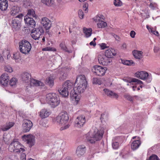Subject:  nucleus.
<instances>
[{
	"mask_svg": "<svg viewBox=\"0 0 160 160\" xmlns=\"http://www.w3.org/2000/svg\"><path fill=\"white\" fill-rule=\"evenodd\" d=\"M100 46L101 48V49H104L105 48H107V47L106 46V44L104 43H102L100 44Z\"/></svg>",
	"mask_w": 160,
	"mask_h": 160,
	"instance_id": "nucleus-52",
	"label": "nucleus"
},
{
	"mask_svg": "<svg viewBox=\"0 0 160 160\" xmlns=\"http://www.w3.org/2000/svg\"><path fill=\"white\" fill-rule=\"evenodd\" d=\"M19 50L22 53L28 54L31 49V44L28 41L23 40L19 43Z\"/></svg>",
	"mask_w": 160,
	"mask_h": 160,
	"instance_id": "nucleus-7",
	"label": "nucleus"
},
{
	"mask_svg": "<svg viewBox=\"0 0 160 160\" xmlns=\"http://www.w3.org/2000/svg\"><path fill=\"white\" fill-rule=\"evenodd\" d=\"M90 45H92L93 46H95L96 45V43L95 42H94V41H92L90 42Z\"/></svg>",
	"mask_w": 160,
	"mask_h": 160,
	"instance_id": "nucleus-57",
	"label": "nucleus"
},
{
	"mask_svg": "<svg viewBox=\"0 0 160 160\" xmlns=\"http://www.w3.org/2000/svg\"><path fill=\"white\" fill-rule=\"evenodd\" d=\"M78 14L80 18L82 19L83 18L84 14L82 11L81 10H79L78 11Z\"/></svg>",
	"mask_w": 160,
	"mask_h": 160,
	"instance_id": "nucleus-49",
	"label": "nucleus"
},
{
	"mask_svg": "<svg viewBox=\"0 0 160 160\" xmlns=\"http://www.w3.org/2000/svg\"><path fill=\"white\" fill-rule=\"evenodd\" d=\"M64 160H72L70 158L67 157Z\"/></svg>",
	"mask_w": 160,
	"mask_h": 160,
	"instance_id": "nucleus-63",
	"label": "nucleus"
},
{
	"mask_svg": "<svg viewBox=\"0 0 160 160\" xmlns=\"http://www.w3.org/2000/svg\"><path fill=\"white\" fill-rule=\"evenodd\" d=\"M137 87H138L137 88V90H140V89L139 87H140V85H138Z\"/></svg>",
	"mask_w": 160,
	"mask_h": 160,
	"instance_id": "nucleus-64",
	"label": "nucleus"
},
{
	"mask_svg": "<svg viewBox=\"0 0 160 160\" xmlns=\"http://www.w3.org/2000/svg\"><path fill=\"white\" fill-rule=\"evenodd\" d=\"M48 84L51 87H52L54 85L53 79L52 78H49L47 79L46 81Z\"/></svg>",
	"mask_w": 160,
	"mask_h": 160,
	"instance_id": "nucleus-39",
	"label": "nucleus"
},
{
	"mask_svg": "<svg viewBox=\"0 0 160 160\" xmlns=\"http://www.w3.org/2000/svg\"><path fill=\"white\" fill-rule=\"evenodd\" d=\"M41 1L43 4L48 6H52L54 3L53 0H41Z\"/></svg>",
	"mask_w": 160,
	"mask_h": 160,
	"instance_id": "nucleus-35",
	"label": "nucleus"
},
{
	"mask_svg": "<svg viewBox=\"0 0 160 160\" xmlns=\"http://www.w3.org/2000/svg\"><path fill=\"white\" fill-rule=\"evenodd\" d=\"M73 83L69 80L66 81L62 85L58 91L63 97H66L69 94V91L73 88Z\"/></svg>",
	"mask_w": 160,
	"mask_h": 160,
	"instance_id": "nucleus-4",
	"label": "nucleus"
},
{
	"mask_svg": "<svg viewBox=\"0 0 160 160\" xmlns=\"http://www.w3.org/2000/svg\"><path fill=\"white\" fill-rule=\"evenodd\" d=\"M158 49L156 47H155L154 48V51L155 52H156L158 51Z\"/></svg>",
	"mask_w": 160,
	"mask_h": 160,
	"instance_id": "nucleus-62",
	"label": "nucleus"
},
{
	"mask_svg": "<svg viewBox=\"0 0 160 160\" xmlns=\"http://www.w3.org/2000/svg\"><path fill=\"white\" fill-rule=\"evenodd\" d=\"M130 36L132 38H134L136 34V33L134 31L132 30L130 32Z\"/></svg>",
	"mask_w": 160,
	"mask_h": 160,
	"instance_id": "nucleus-53",
	"label": "nucleus"
},
{
	"mask_svg": "<svg viewBox=\"0 0 160 160\" xmlns=\"http://www.w3.org/2000/svg\"><path fill=\"white\" fill-rule=\"evenodd\" d=\"M9 79V76L7 74H3L0 77V83L4 86H6L8 84Z\"/></svg>",
	"mask_w": 160,
	"mask_h": 160,
	"instance_id": "nucleus-18",
	"label": "nucleus"
},
{
	"mask_svg": "<svg viewBox=\"0 0 160 160\" xmlns=\"http://www.w3.org/2000/svg\"><path fill=\"white\" fill-rule=\"evenodd\" d=\"M24 20L26 24L28 26H30L33 27L35 25L36 23L32 18L29 17L28 16H26L24 17Z\"/></svg>",
	"mask_w": 160,
	"mask_h": 160,
	"instance_id": "nucleus-20",
	"label": "nucleus"
},
{
	"mask_svg": "<svg viewBox=\"0 0 160 160\" xmlns=\"http://www.w3.org/2000/svg\"><path fill=\"white\" fill-rule=\"evenodd\" d=\"M86 148L84 145L78 146L76 149V153L78 157H81L84 155L85 152Z\"/></svg>",
	"mask_w": 160,
	"mask_h": 160,
	"instance_id": "nucleus-19",
	"label": "nucleus"
},
{
	"mask_svg": "<svg viewBox=\"0 0 160 160\" xmlns=\"http://www.w3.org/2000/svg\"><path fill=\"white\" fill-rule=\"evenodd\" d=\"M97 27L98 28H104L107 26V23L102 20L98 21Z\"/></svg>",
	"mask_w": 160,
	"mask_h": 160,
	"instance_id": "nucleus-34",
	"label": "nucleus"
},
{
	"mask_svg": "<svg viewBox=\"0 0 160 160\" xmlns=\"http://www.w3.org/2000/svg\"><path fill=\"white\" fill-rule=\"evenodd\" d=\"M23 15L20 14L17 16L11 21V26L12 28L15 30H18L20 28L21 22V21Z\"/></svg>",
	"mask_w": 160,
	"mask_h": 160,
	"instance_id": "nucleus-9",
	"label": "nucleus"
},
{
	"mask_svg": "<svg viewBox=\"0 0 160 160\" xmlns=\"http://www.w3.org/2000/svg\"><path fill=\"white\" fill-rule=\"evenodd\" d=\"M150 29L151 32H152L153 34L157 36H159V34L157 31H156L153 30L152 28H150Z\"/></svg>",
	"mask_w": 160,
	"mask_h": 160,
	"instance_id": "nucleus-51",
	"label": "nucleus"
},
{
	"mask_svg": "<svg viewBox=\"0 0 160 160\" xmlns=\"http://www.w3.org/2000/svg\"><path fill=\"white\" fill-rule=\"evenodd\" d=\"M14 124V123L12 122L7 124L6 126L2 128V130L4 131L8 130L13 126Z\"/></svg>",
	"mask_w": 160,
	"mask_h": 160,
	"instance_id": "nucleus-37",
	"label": "nucleus"
},
{
	"mask_svg": "<svg viewBox=\"0 0 160 160\" xmlns=\"http://www.w3.org/2000/svg\"><path fill=\"white\" fill-rule=\"evenodd\" d=\"M112 148L114 149H117L119 147V144L117 142H114L112 143Z\"/></svg>",
	"mask_w": 160,
	"mask_h": 160,
	"instance_id": "nucleus-48",
	"label": "nucleus"
},
{
	"mask_svg": "<svg viewBox=\"0 0 160 160\" xmlns=\"http://www.w3.org/2000/svg\"><path fill=\"white\" fill-rule=\"evenodd\" d=\"M98 59L99 63L103 65L111 64L112 62V59L108 57L105 54L99 55L98 57Z\"/></svg>",
	"mask_w": 160,
	"mask_h": 160,
	"instance_id": "nucleus-11",
	"label": "nucleus"
},
{
	"mask_svg": "<svg viewBox=\"0 0 160 160\" xmlns=\"http://www.w3.org/2000/svg\"><path fill=\"white\" fill-rule=\"evenodd\" d=\"M83 30L86 37L88 38L91 36L92 32V29L91 28H84Z\"/></svg>",
	"mask_w": 160,
	"mask_h": 160,
	"instance_id": "nucleus-31",
	"label": "nucleus"
},
{
	"mask_svg": "<svg viewBox=\"0 0 160 160\" xmlns=\"http://www.w3.org/2000/svg\"><path fill=\"white\" fill-rule=\"evenodd\" d=\"M132 53L134 58L137 59H140L142 58L143 52L142 51L134 50Z\"/></svg>",
	"mask_w": 160,
	"mask_h": 160,
	"instance_id": "nucleus-24",
	"label": "nucleus"
},
{
	"mask_svg": "<svg viewBox=\"0 0 160 160\" xmlns=\"http://www.w3.org/2000/svg\"><path fill=\"white\" fill-rule=\"evenodd\" d=\"M116 54V52L114 49L110 48L107 50L105 52V55L109 58L111 59Z\"/></svg>",
	"mask_w": 160,
	"mask_h": 160,
	"instance_id": "nucleus-21",
	"label": "nucleus"
},
{
	"mask_svg": "<svg viewBox=\"0 0 160 160\" xmlns=\"http://www.w3.org/2000/svg\"><path fill=\"white\" fill-rule=\"evenodd\" d=\"M92 83L93 84H98L100 85L101 82L100 80L97 78H93L92 80Z\"/></svg>",
	"mask_w": 160,
	"mask_h": 160,
	"instance_id": "nucleus-47",
	"label": "nucleus"
},
{
	"mask_svg": "<svg viewBox=\"0 0 160 160\" xmlns=\"http://www.w3.org/2000/svg\"><path fill=\"white\" fill-rule=\"evenodd\" d=\"M23 139H25L27 143H28L30 147H32L34 145L35 142L34 137L32 135H24L22 136Z\"/></svg>",
	"mask_w": 160,
	"mask_h": 160,
	"instance_id": "nucleus-15",
	"label": "nucleus"
},
{
	"mask_svg": "<svg viewBox=\"0 0 160 160\" xmlns=\"http://www.w3.org/2000/svg\"><path fill=\"white\" fill-rule=\"evenodd\" d=\"M113 3L117 7H120L122 5V2L120 0H114Z\"/></svg>",
	"mask_w": 160,
	"mask_h": 160,
	"instance_id": "nucleus-41",
	"label": "nucleus"
},
{
	"mask_svg": "<svg viewBox=\"0 0 160 160\" xmlns=\"http://www.w3.org/2000/svg\"><path fill=\"white\" fill-rule=\"evenodd\" d=\"M135 76L140 79L146 80L148 83L151 82L152 79V75L145 71H138L135 73Z\"/></svg>",
	"mask_w": 160,
	"mask_h": 160,
	"instance_id": "nucleus-8",
	"label": "nucleus"
},
{
	"mask_svg": "<svg viewBox=\"0 0 160 160\" xmlns=\"http://www.w3.org/2000/svg\"><path fill=\"white\" fill-rule=\"evenodd\" d=\"M41 23L46 30L49 29L52 24L51 22L46 17H43L41 19Z\"/></svg>",
	"mask_w": 160,
	"mask_h": 160,
	"instance_id": "nucleus-17",
	"label": "nucleus"
},
{
	"mask_svg": "<svg viewBox=\"0 0 160 160\" xmlns=\"http://www.w3.org/2000/svg\"><path fill=\"white\" fill-rule=\"evenodd\" d=\"M26 16H28V17H29L37 18V16L35 13V11L33 9L28 10Z\"/></svg>",
	"mask_w": 160,
	"mask_h": 160,
	"instance_id": "nucleus-32",
	"label": "nucleus"
},
{
	"mask_svg": "<svg viewBox=\"0 0 160 160\" xmlns=\"http://www.w3.org/2000/svg\"><path fill=\"white\" fill-rule=\"evenodd\" d=\"M104 132L103 128L98 130L95 128L94 131H90L86 135V140L90 143H93L102 139Z\"/></svg>",
	"mask_w": 160,
	"mask_h": 160,
	"instance_id": "nucleus-2",
	"label": "nucleus"
},
{
	"mask_svg": "<svg viewBox=\"0 0 160 160\" xmlns=\"http://www.w3.org/2000/svg\"><path fill=\"white\" fill-rule=\"evenodd\" d=\"M124 97L127 100L130 101H132L133 100V98L130 96L128 95H125L124 96Z\"/></svg>",
	"mask_w": 160,
	"mask_h": 160,
	"instance_id": "nucleus-50",
	"label": "nucleus"
},
{
	"mask_svg": "<svg viewBox=\"0 0 160 160\" xmlns=\"http://www.w3.org/2000/svg\"><path fill=\"white\" fill-rule=\"evenodd\" d=\"M106 70V67L96 65L93 67L92 69V71L97 75L102 76L105 74Z\"/></svg>",
	"mask_w": 160,
	"mask_h": 160,
	"instance_id": "nucleus-12",
	"label": "nucleus"
},
{
	"mask_svg": "<svg viewBox=\"0 0 160 160\" xmlns=\"http://www.w3.org/2000/svg\"><path fill=\"white\" fill-rule=\"evenodd\" d=\"M56 49L50 47H47L42 49V51H56Z\"/></svg>",
	"mask_w": 160,
	"mask_h": 160,
	"instance_id": "nucleus-43",
	"label": "nucleus"
},
{
	"mask_svg": "<svg viewBox=\"0 0 160 160\" xmlns=\"http://www.w3.org/2000/svg\"><path fill=\"white\" fill-rule=\"evenodd\" d=\"M4 61V58L2 56L0 57V62H2Z\"/></svg>",
	"mask_w": 160,
	"mask_h": 160,
	"instance_id": "nucleus-60",
	"label": "nucleus"
},
{
	"mask_svg": "<svg viewBox=\"0 0 160 160\" xmlns=\"http://www.w3.org/2000/svg\"><path fill=\"white\" fill-rule=\"evenodd\" d=\"M19 11L20 8L18 6H12L11 9V14L12 16H14L18 13Z\"/></svg>",
	"mask_w": 160,
	"mask_h": 160,
	"instance_id": "nucleus-27",
	"label": "nucleus"
},
{
	"mask_svg": "<svg viewBox=\"0 0 160 160\" xmlns=\"http://www.w3.org/2000/svg\"><path fill=\"white\" fill-rule=\"evenodd\" d=\"M88 4L87 3L85 4L83 6V9L85 12H87V9H88Z\"/></svg>",
	"mask_w": 160,
	"mask_h": 160,
	"instance_id": "nucleus-54",
	"label": "nucleus"
},
{
	"mask_svg": "<svg viewBox=\"0 0 160 160\" xmlns=\"http://www.w3.org/2000/svg\"><path fill=\"white\" fill-rule=\"evenodd\" d=\"M86 122L85 116L81 115L78 116L75 121L74 126L78 128H81L83 126Z\"/></svg>",
	"mask_w": 160,
	"mask_h": 160,
	"instance_id": "nucleus-13",
	"label": "nucleus"
},
{
	"mask_svg": "<svg viewBox=\"0 0 160 160\" xmlns=\"http://www.w3.org/2000/svg\"><path fill=\"white\" fill-rule=\"evenodd\" d=\"M44 33V31L42 27H39L33 28L31 32V35L32 38L35 40H38L42 37Z\"/></svg>",
	"mask_w": 160,
	"mask_h": 160,
	"instance_id": "nucleus-10",
	"label": "nucleus"
},
{
	"mask_svg": "<svg viewBox=\"0 0 160 160\" xmlns=\"http://www.w3.org/2000/svg\"><path fill=\"white\" fill-rule=\"evenodd\" d=\"M87 81L84 75L78 76L74 84V90L70 93V96L72 100H75L76 104H77L80 100V96L75 91L79 93H83L86 90L87 86Z\"/></svg>",
	"mask_w": 160,
	"mask_h": 160,
	"instance_id": "nucleus-1",
	"label": "nucleus"
},
{
	"mask_svg": "<svg viewBox=\"0 0 160 160\" xmlns=\"http://www.w3.org/2000/svg\"><path fill=\"white\" fill-rule=\"evenodd\" d=\"M140 145V142L139 140H134L131 144V148L133 150H135L138 148Z\"/></svg>",
	"mask_w": 160,
	"mask_h": 160,
	"instance_id": "nucleus-29",
	"label": "nucleus"
},
{
	"mask_svg": "<svg viewBox=\"0 0 160 160\" xmlns=\"http://www.w3.org/2000/svg\"><path fill=\"white\" fill-rule=\"evenodd\" d=\"M60 47L62 50H64L66 52H68L69 53H72V50H69L68 49V48L65 45V43L64 42H62L60 44Z\"/></svg>",
	"mask_w": 160,
	"mask_h": 160,
	"instance_id": "nucleus-33",
	"label": "nucleus"
},
{
	"mask_svg": "<svg viewBox=\"0 0 160 160\" xmlns=\"http://www.w3.org/2000/svg\"><path fill=\"white\" fill-rule=\"evenodd\" d=\"M104 17L102 15H99L97 16L96 17L93 18V20L96 22H98V21L101 20V19H103Z\"/></svg>",
	"mask_w": 160,
	"mask_h": 160,
	"instance_id": "nucleus-40",
	"label": "nucleus"
},
{
	"mask_svg": "<svg viewBox=\"0 0 160 160\" xmlns=\"http://www.w3.org/2000/svg\"><path fill=\"white\" fill-rule=\"evenodd\" d=\"M22 80L26 83L30 82L31 79L30 74L28 72H24L22 75Z\"/></svg>",
	"mask_w": 160,
	"mask_h": 160,
	"instance_id": "nucleus-22",
	"label": "nucleus"
},
{
	"mask_svg": "<svg viewBox=\"0 0 160 160\" xmlns=\"http://www.w3.org/2000/svg\"><path fill=\"white\" fill-rule=\"evenodd\" d=\"M160 160V159L157 156L152 155L149 157L148 160Z\"/></svg>",
	"mask_w": 160,
	"mask_h": 160,
	"instance_id": "nucleus-44",
	"label": "nucleus"
},
{
	"mask_svg": "<svg viewBox=\"0 0 160 160\" xmlns=\"http://www.w3.org/2000/svg\"><path fill=\"white\" fill-rule=\"evenodd\" d=\"M26 155L24 153H23L22 154L21 157V160H26Z\"/></svg>",
	"mask_w": 160,
	"mask_h": 160,
	"instance_id": "nucleus-55",
	"label": "nucleus"
},
{
	"mask_svg": "<svg viewBox=\"0 0 160 160\" xmlns=\"http://www.w3.org/2000/svg\"><path fill=\"white\" fill-rule=\"evenodd\" d=\"M30 82L31 86H43L44 84L40 81L34 79H31Z\"/></svg>",
	"mask_w": 160,
	"mask_h": 160,
	"instance_id": "nucleus-28",
	"label": "nucleus"
},
{
	"mask_svg": "<svg viewBox=\"0 0 160 160\" xmlns=\"http://www.w3.org/2000/svg\"><path fill=\"white\" fill-rule=\"evenodd\" d=\"M13 58L16 60V62H18L20 60V56L19 52H17L13 54Z\"/></svg>",
	"mask_w": 160,
	"mask_h": 160,
	"instance_id": "nucleus-38",
	"label": "nucleus"
},
{
	"mask_svg": "<svg viewBox=\"0 0 160 160\" xmlns=\"http://www.w3.org/2000/svg\"><path fill=\"white\" fill-rule=\"evenodd\" d=\"M106 94L109 97L112 98H117L118 97V95L117 93L112 92V91L109 90L107 89H103Z\"/></svg>",
	"mask_w": 160,
	"mask_h": 160,
	"instance_id": "nucleus-23",
	"label": "nucleus"
},
{
	"mask_svg": "<svg viewBox=\"0 0 160 160\" xmlns=\"http://www.w3.org/2000/svg\"><path fill=\"white\" fill-rule=\"evenodd\" d=\"M46 101L52 108H54L59 104L58 96L55 93H49L46 96Z\"/></svg>",
	"mask_w": 160,
	"mask_h": 160,
	"instance_id": "nucleus-5",
	"label": "nucleus"
},
{
	"mask_svg": "<svg viewBox=\"0 0 160 160\" xmlns=\"http://www.w3.org/2000/svg\"><path fill=\"white\" fill-rule=\"evenodd\" d=\"M17 79L15 78H12L10 80L9 84L11 86H15L18 83Z\"/></svg>",
	"mask_w": 160,
	"mask_h": 160,
	"instance_id": "nucleus-36",
	"label": "nucleus"
},
{
	"mask_svg": "<svg viewBox=\"0 0 160 160\" xmlns=\"http://www.w3.org/2000/svg\"><path fill=\"white\" fill-rule=\"evenodd\" d=\"M120 62L123 64L128 66L133 65L134 64L132 60H125L122 59H120Z\"/></svg>",
	"mask_w": 160,
	"mask_h": 160,
	"instance_id": "nucleus-30",
	"label": "nucleus"
},
{
	"mask_svg": "<svg viewBox=\"0 0 160 160\" xmlns=\"http://www.w3.org/2000/svg\"><path fill=\"white\" fill-rule=\"evenodd\" d=\"M68 76L67 73H63L62 76L60 77V80L63 81L67 78Z\"/></svg>",
	"mask_w": 160,
	"mask_h": 160,
	"instance_id": "nucleus-45",
	"label": "nucleus"
},
{
	"mask_svg": "<svg viewBox=\"0 0 160 160\" xmlns=\"http://www.w3.org/2000/svg\"><path fill=\"white\" fill-rule=\"evenodd\" d=\"M50 114V112L47 109H44L40 111L39 115L41 118H44L48 117Z\"/></svg>",
	"mask_w": 160,
	"mask_h": 160,
	"instance_id": "nucleus-26",
	"label": "nucleus"
},
{
	"mask_svg": "<svg viewBox=\"0 0 160 160\" xmlns=\"http://www.w3.org/2000/svg\"><path fill=\"white\" fill-rule=\"evenodd\" d=\"M33 126L32 122L28 120H25L22 124L23 131L25 132H29Z\"/></svg>",
	"mask_w": 160,
	"mask_h": 160,
	"instance_id": "nucleus-16",
	"label": "nucleus"
},
{
	"mask_svg": "<svg viewBox=\"0 0 160 160\" xmlns=\"http://www.w3.org/2000/svg\"><path fill=\"white\" fill-rule=\"evenodd\" d=\"M150 7L151 8H152L153 9L154 8V7L153 6V5L152 3H150Z\"/></svg>",
	"mask_w": 160,
	"mask_h": 160,
	"instance_id": "nucleus-61",
	"label": "nucleus"
},
{
	"mask_svg": "<svg viewBox=\"0 0 160 160\" xmlns=\"http://www.w3.org/2000/svg\"><path fill=\"white\" fill-rule=\"evenodd\" d=\"M8 6L7 0H0V9L2 11L6 10Z\"/></svg>",
	"mask_w": 160,
	"mask_h": 160,
	"instance_id": "nucleus-25",
	"label": "nucleus"
},
{
	"mask_svg": "<svg viewBox=\"0 0 160 160\" xmlns=\"http://www.w3.org/2000/svg\"><path fill=\"white\" fill-rule=\"evenodd\" d=\"M69 119L68 115L66 112H62L57 117L56 121L60 125L62 126L61 128V130H64L69 128L70 125L67 124Z\"/></svg>",
	"mask_w": 160,
	"mask_h": 160,
	"instance_id": "nucleus-3",
	"label": "nucleus"
},
{
	"mask_svg": "<svg viewBox=\"0 0 160 160\" xmlns=\"http://www.w3.org/2000/svg\"><path fill=\"white\" fill-rule=\"evenodd\" d=\"M128 82H129V83H128L127 85L128 86L131 85L132 82L135 83L134 84H132V85H134V86L132 87V88L133 91H135L136 88H137L138 85H140V87L141 88H142L143 86V82L140 80L136 78H132L131 80L129 81H128Z\"/></svg>",
	"mask_w": 160,
	"mask_h": 160,
	"instance_id": "nucleus-14",
	"label": "nucleus"
},
{
	"mask_svg": "<svg viewBox=\"0 0 160 160\" xmlns=\"http://www.w3.org/2000/svg\"><path fill=\"white\" fill-rule=\"evenodd\" d=\"M5 70L9 72H12V68L9 66H6L4 68Z\"/></svg>",
	"mask_w": 160,
	"mask_h": 160,
	"instance_id": "nucleus-46",
	"label": "nucleus"
},
{
	"mask_svg": "<svg viewBox=\"0 0 160 160\" xmlns=\"http://www.w3.org/2000/svg\"><path fill=\"white\" fill-rule=\"evenodd\" d=\"M127 47V45L126 44L123 43L122 45V48L123 49H126Z\"/></svg>",
	"mask_w": 160,
	"mask_h": 160,
	"instance_id": "nucleus-59",
	"label": "nucleus"
},
{
	"mask_svg": "<svg viewBox=\"0 0 160 160\" xmlns=\"http://www.w3.org/2000/svg\"><path fill=\"white\" fill-rule=\"evenodd\" d=\"M10 135L9 134H4L3 135V140L6 142L10 140Z\"/></svg>",
	"mask_w": 160,
	"mask_h": 160,
	"instance_id": "nucleus-42",
	"label": "nucleus"
},
{
	"mask_svg": "<svg viewBox=\"0 0 160 160\" xmlns=\"http://www.w3.org/2000/svg\"><path fill=\"white\" fill-rule=\"evenodd\" d=\"M9 150L11 152L18 153L23 152L25 150L23 146L18 142L13 141L9 145Z\"/></svg>",
	"mask_w": 160,
	"mask_h": 160,
	"instance_id": "nucleus-6",
	"label": "nucleus"
},
{
	"mask_svg": "<svg viewBox=\"0 0 160 160\" xmlns=\"http://www.w3.org/2000/svg\"><path fill=\"white\" fill-rule=\"evenodd\" d=\"M112 36H113V37L115 38L116 39L118 40V39L119 38V37L117 35L114 34V33H112Z\"/></svg>",
	"mask_w": 160,
	"mask_h": 160,
	"instance_id": "nucleus-56",
	"label": "nucleus"
},
{
	"mask_svg": "<svg viewBox=\"0 0 160 160\" xmlns=\"http://www.w3.org/2000/svg\"><path fill=\"white\" fill-rule=\"evenodd\" d=\"M106 116L105 115L104 113L102 114L101 115V119L102 120V119H104Z\"/></svg>",
	"mask_w": 160,
	"mask_h": 160,
	"instance_id": "nucleus-58",
	"label": "nucleus"
}]
</instances>
